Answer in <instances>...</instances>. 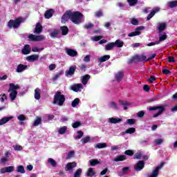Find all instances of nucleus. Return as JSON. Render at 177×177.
Instances as JSON below:
<instances>
[{
    "label": "nucleus",
    "instance_id": "nucleus-5",
    "mask_svg": "<svg viewBox=\"0 0 177 177\" xmlns=\"http://www.w3.org/2000/svg\"><path fill=\"white\" fill-rule=\"evenodd\" d=\"M164 167V162H161L160 166L156 167L154 170H153L152 173L149 176V177H157L158 176V174H160V170Z\"/></svg>",
    "mask_w": 177,
    "mask_h": 177
},
{
    "label": "nucleus",
    "instance_id": "nucleus-16",
    "mask_svg": "<svg viewBox=\"0 0 177 177\" xmlns=\"http://www.w3.org/2000/svg\"><path fill=\"white\" fill-rule=\"evenodd\" d=\"M115 78L116 81H118V82H120V81H122V78H124V71H120L118 73H116Z\"/></svg>",
    "mask_w": 177,
    "mask_h": 177
},
{
    "label": "nucleus",
    "instance_id": "nucleus-64",
    "mask_svg": "<svg viewBox=\"0 0 177 177\" xmlns=\"http://www.w3.org/2000/svg\"><path fill=\"white\" fill-rule=\"evenodd\" d=\"M17 118L19 121H26V115L24 114L19 115Z\"/></svg>",
    "mask_w": 177,
    "mask_h": 177
},
{
    "label": "nucleus",
    "instance_id": "nucleus-26",
    "mask_svg": "<svg viewBox=\"0 0 177 177\" xmlns=\"http://www.w3.org/2000/svg\"><path fill=\"white\" fill-rule=\"evenodd\" d=\"M157 12H160V8H157L156 10H153L147 17V20L149 21L151 18H153V17L154 16V15H156V13H157Z\"/></svg>",
    "mask_w": 177,
    "mask_h": 177
},
{
    "label": "nucleus",
    "instance_id": "nucleus-32",
    "mask_svg": "<svg viewBox=\"0 0 177 177\" xmlns=\"http://www.w3.org/2000/svg\"><path fill=\"white\" fill-rule=\"evenodd\" d=\"M48 164H50L51 166H53L54 168H56L57 167V162H56V160L53 158H48Z\"/></svg>",
    "mask_w": 177,
    "mask_h": 177
},
{
    "label": "nucleus",
    "instance_id": "nucleus-34",
    "mask_svg": "<svg viewBox=\"0 0 177 177\" xmlns=\"http://www.w3.org/2000/svg\"><path fill=\"white\" fill-rule=\"evenodd\" d=\"M40 124H42V119L41 118L38 117L34 121L33 127H38V125H40Z\"/></svg>",
    "mask_w": 177,
    "mask_h": 177
},
{
    "label": "nucleus",
    "instance_id": "nucleus-63",
    "mask_svg": "<svg viewBox=\"0 0 177 177\" xmlns=\"http://www.w3.org/2000/svg\"><path fill=\"white\" fill-rule=\"evenodd\" d=\"M156 77L153 75H151L150 78L147 79L148 82H150V84H153L154 81H156Z\"/></svg>",
    "mask_w": 177,
    "mask_h": 177
},
{
    "label": "nucleus",
    "instance_id": "nucleus-52",
    "mask_svg": "<svg viewBox=\"0 0 177 177\" xmlns=\"http://www.w3.org/2000/svg\"><path fill=\"white\" fill-rule=\"evenodd\" d=\"M93 24L92 23H89V24H85L83 28L85 29V30H91V28H93Z\"/></svg>",
    "mask_w": 177,
    "mask_h": 177
},
{
    "label": "nucleus",
    "instance_id": "nucleus-4",
    "mask_svg": "<svg viewBox=\"0 0 177 177\" xmlns=\"http://www.w3.org/2000/svg\"><path fill=\"white\" fill-rule=\"evenodd\" d=\"M147 57L143 55H136L130 60L129 63H140L142 62H146Z\"/></svg>",
    "mask_w": 177,
    "mask_h": 177
},
{
    "label": "nucleus",
    "instance_id": "nucleus-60",
    "mask_svg": "<svg viewBox=\"0 0 177 177\" xmlns=\"http://www.w3.org/2000/svg\"><path fill=\"white\" fill-rule=\"evenodd\" d=\"M136 123V120L135 119H128L127 120V124H129V125H133Z\"/></svg>",
    "mask_w": 177,
    "mask_h": 177
},
{
    "label": "nucleus",
    "instance_id": "nucleus-55",
    "mask_svg": "<svg viewBox=\"0 0 177 177\" xmlns=\"http://www.w3.org/2000/svg\"><path fill=\"white\" fill-rule=\"evenodd\" d=\"M81 174H82V169H78L75 172V174H74L73 177H81Z\"/></svg>",
    "mask_w": 177,
    "mask_h": 177
},
{
    "label": "nucleus",
    "instance_id": "nucleus-53",
    "mask_svg": "<svg viewBox=\"0 0 177 177\" xmlns=\"http://www.w3.org/2000/svg\"><path fill=\"white\" fill-rule=\"evenodd\" d=\"M6 169L8 174H10V172H13L15 171V167L13 166L6 167Z\"/></svg>",
    "mask_w": 177,
    "mask_h": 177
},
{
    "label": "nucleus",
    "instance_id": "nucleus-30",
    "mask_svg": "<svg viewBox=\"0 0 177 177\" xmlns=\"http://www.w3.org/2000/svg\"><path fill=\"white\" fill-rule=\"evenodd\" d=\"M60 30L62 31V35H67L68 34V28L66 26H61Z\"/></svg>",
    "mask_w": 177,
    "mask_h": 177
},
{
    "label": "nucleus",
    "instance_id": "nucleus-42",
    "mask_svg": "<svg viewBox=\"0 0 177 177\" xmlns=\"http://www.w3.org/2000/svg\"><path fill=\"white\" fill-rule=\"evenodd\" d=\"M80 104V98H75L71 103L72 107H77Z\"/></svg>",
    "mask_w": 177,
    "mask_h": 177
},
{
    "label": "nucleus",
    "instance_id": "nucleus-15",
    "mask_svg": "<svg viewBox=\"0 0 177 177\" xmlns=\"http://www.w3.org/2000/svg\"><path fill=\"white\" fill-rule=\"evenodd\" d=\"M53 13H55L54 9H50L46 11L44 13V17L45 19H50L52 16H53Z\"/></svg>",
    "mask_w": 177,
    "mask_h": 177
},
{
    "label": "nucleus",
    "instance_id": "nucleus-21",
    "mask_svg": "<svg viewBox=\"0 0 177 177\" xmlns=\"http://www.w3.org/2000/svg\"><path fill=\"white\" fill-rule=\"evenodd\" d=\"M39 59V56L38 55H32L26 57V60L28 62H35Z\"/></svg>",
    "mask_w": 177,
    "mask_h": 177
},
{
    "label": "nucleus",
    "instance_id": "nucleus-39",
    "mask_svg": "<svg viewBox=\"0 0 177 177\" xmlns=\"http://www.w3.org/2000/svg\"><path fill=\"white\" fill-rule=\"evenodd\" d=\"M66 131H67V127L64 126L59 129L58 133H59V135H64V133H66Z\"/></svg>",
    "mask_w": 177,
    "mask_h": 177
},
{
    "label": "nucleus",
    "instance_id": "nucleus-7",
    "mask_svg": "<svg viewBox=\"0 0 177 177\" xmlns=\"http://www.w3.org/2000/svg\"><path fill=\"white\" fill-rule=\"evenodd\" d=\"M145 30V26H139L136 28L134 32H131L128 35V37H136L138 35H140L141 32L140 30Z\"/></svg>",
    "mask_w": 177,
    "mask_h": 177
},
{
    "label": "nucleus",
    "instance_id": "nucleus-13",
    "mask_svg": "<svg viewBox=\"0 0 177 177\" xmlns=\"http://www.w3.org/2000/svg\"><path fill=\"white\" fill-rule=\"evenodd\" d=\"M71 88L72 91H73V92H78L80 89H84V86L82 84H76L72 86Z\"/></svg>",
    "mask_w": 177,
    "mask_h": 177
},
{
    "label": "nucleus",
    "instance_id": "nucleus-27",
    "mask_svg": "<svg viewBox=\"0 0 177 177\" xmlns=\"http://www.w3.org/2000/svg\"><path fill=\"white\" fill-rule=\"evenodd\" d=\"M113 44L116 48H122V46H124V42L120 39L115 40Z\"/></svg>",
    "mask_w": 177,
    "mask_h": 177
},
{
    "label": "nucleus",
    "instance_id": "nucleus-22",
    "mask_svg": "<svg viewBox=\"0 0 177 177\" xmlns=\"http://www.w3.org/2000/svg\"><path fill=\"white\" fill-rule=\"evenodd\" d=\"M13 117L9 116V117H4L0 120V126L3 125L4 124H6V122H8V121H10V120H12Z\"/></svg>",
    "mask_w": 177,
    "mask_h": 177
},
{
    "label": "nucleus",
    "instance_id": "nucleus-45",
    "mask_svg": "<svg viewBox=\"0 0 177 177\" xmlns=\"http://www.w3.org/2000/svg\"><path fill=\"white\" fill-rule=\"evenodd\" d=\"M95 171H93V169L92 167L88 168L87 171V176H94L95 175Z\"/></svg>",
    "mask_w": 177,
    "mask_h": 177
},
{
    "label": "nucleus",
    "instance_id": "nucleus-1",
    "mask_svg": "<svg viewBox=\"0 0 177 177\" xmlns=\"http://www.w3.org/2000/svg\"><path fill=\"white\" fill-rule=\"evenodd\" d=\"M71 21L73 24H81L85 21V17L80 11L71 12Z\"/></svg>",
    "mask_w": 177,
    "mask_h": 177
},
{
    "label": "nucleus",
    "instance_id": "nucleus-11",
    "mask_svg": "<svg viewBox=\"0 0 177 177\" xmlns=\"http://www.w3.org/2000/svg\"><path fill=\"white\" fill-rule=\"evenodd\" d=\"M28 38L30 39V41H42V39H44V36H36L34 35H30L28 36Z\"/></svg>",
    "mask_w": 177,
    "mask_h": 177
},
{
    "label": "nucleus",
    "instance_id": "nucleus-50",
    "mask_svg": "<svg viewBox=\"0 0 177 177\" xmlns=\"http://www.w3.org/2000/svg\"><path fill=\"white\" fill-rule=\"evenodd\" d=\"M168 38V36L167 35V33H164L163 35H161L159 37V42H162L163 41H165Z\"/></svg>",
    "mask_w": 177,
    "mask_h": 177
},
{
    "label": "nucleus",
    "instance_id": "nucleus-41",
    "mask_svg": "<svg viewBox=\"0 0 177 177\" xmlns=\"http://www.w3.org/2000/svg\"><path fill=\"white\" fill-rule=\"evenodd\" d=\"M164 111H165V107L162 108L161 109H159V111L153 115V118H157V117H158L159 115H161V114H162Z\"/></svg>",
    "mask_w": 177,
    "mask_h": 177
},
{
    "label": "nucleus",
    "instance_id": "nucleus-23",
    "mask_svg": "<svg viewBox=\"0 0 177 177\" xmlns=\"http://www.w3.org/2000/svg\"><path fill=\"white\" fill-rule=\"evenodd\" d=\"M35 34H40V32H42V25H41V23L38 22L36 24V28L35 29Z\"/></svg>",
    "mask_w": 177,
    "mask_h": 177
},
{
    "label": "nucleus",
    "instance_id": "nucleus-59",
    "mask_svg": "<svg viewBox=\"0 0 177 177\" xmlns=\"http://www.w3.org/2000/svg\"><path fill=\"white\" fill-rule=\"evenodd\" d=\"M75 154V152L74 151H70L67 155L66 158L68 160L73 157H74V155Z\"/></svg>",
    "mask_w": 177,
    "mask_h": 177
},
{
    "label": "nucleus",
    "instance_id": "nucleus-17",
    "mask_svg": "<svg viewBox=\"0 0 177 177\" xmlns=\"http://www.w3.org/2000/svg\"><path fill=\"white\" fill-rule=\"evenodd\" d=\"M77 167V162H68L65 167L66 171H71L73 168H75Z\"/></svg>",
    "mask_w": 177,
    "mask_h": 177
},
{
    "label": "nucleus",
    "instance_id": "nucleus-51",
    "mask_svg": "<svg viewBox=\"0 0 177 177\" xmlns=\"http://www.w3.org/2000/svg\"><path fill=\"white\" fill-rule=\"evenodd\" d=\"M77 133L78 134V136L75 137V140H77V139H81V138L84 136V132H82V131H77Z\"/></svg>",
    "mask_w": 177,
    "mask_h": 177
},
{
    "label": "nucleus",
    "instance_id": "nucleus-9",
    "mask_svg": "<svg viewBox=\"0 0 177 177\" xmlns=\"http://www.w3.org/2000/svg\"><path fill=\"white\" fill-rule=\"evenodd\" d=\"M66 53L68 55V56H71V57H75V56H78V52L71 48H66Z\"/></svg>",
    "mask_w": 177,
    "mask_h": 177
},
{
    "label": "nucleus",
    "instance_id": "nucleus-18",
    "mask_svg": "<svg viewBox=\"0 0 177 177\" xmlns=\"http://www.w3.org/2000/svg\"><path fill=\"white\" fill-rule=\"evenodd\" d=\"M89 80H91V75H83L81 78L82 84H83V85H86V84H88V81H89Z\"/></svg>",
    "mask_w": 177,
    "mask_h": 177
},
{
    "label": "nucleus",
    "instance_id": "nucleus-38",
    "mask_svg": "<svg viewBox=\"0 0 177 177\" xmlns=\"http://www.w3.org/2000/svg\"><path fill=\"white\" fill-rule=\"evenodd\" d=\"M136 132V129H135V127H130L124 131V133H129L130 135H132V133H135Z\"/></svg>",
    "mask_w": 177,
    "mask_h": 177
},
{
    "label": "nucleus",
    "instance_id": "nucleus-47",
    "mask_svg": "<svg viewBox=\"0 0 177 177\" xmlns=\"http://www.w3.org/2000/svg\"><path fill=\"white\" fill-rule=\"evenodd\" d=\"M57 35H59V30H55L50 33L51 38H57Z\"/></svg>",
    "mask_w": 177,
    "mask_h": 177
},
{
    "label": "nucleus",
    "instance_id": "nucleus-2",
    "mask_svg": "<svg viewBox=\"0 0 177 177\" xmlns=\"http://www.w3.org/2000/svg\"><path fill=\"white\" fill-rule=\"evenodd\" d=\"M64 102H66V97L64 95L62 94L60 91H57L54 95L53 103L54 104H57V103L58 106H63L64 104Z\"/></svg>",
    "mask_w": 177,
    "mask_h": 177
},
{
    "label": "nucleus",
    "instance_id": "nucleus-33",
    "mask_svg": "<svg viewBox=\"0 0 177 177\" xmlns=\"http://www.w3.org/2000/svg\"><path fill=\"white\" fill-rule=\"evenodd\" d=\"M114 47H115L114 42L108 43L105 46V50H111V49H113Z\"/></svg>",
    "mask_w": 177,
    "mask_h": 177
},
{
    "label": "nucleus",
    "instance_id": "nucleus-3",
    "mask_svg": "<svg viewBox=\"0 0 177 177\" xmlns=\"http://www.w3.org/2000/svg\"><path fill=\"white\" fill-rule=\"evenodd\" d=\"M23 20L21 18H17L15 20L11 19L8 22V28H19L20 27V24H21Z\"/></svg>",
    "mask_w": 177,
    "mask_h": 177
},
{
    "label": "nucleus",
    "instance_id": "nucleus-61",
    "mask_svg": "<svg viewBox=\"0 0 177 177\" xmlns=\"http://www.w3.org/2000/svg\"><path fill=\"white\" fill-rule=\"evenodd\" d=\"M124 154H126V156H133V151L129 150V149L126 150V151H124Z\"/></svg>",
    "mask_w": 177,
    "mask_h": 177
},
{
    "label": "nucleus",
    "instance_id": "nucleus-35",
    "mask_svg": "<svg viewBox=\"0 0 177 177\" xmlns=\"http://www.w3.org/2000/svg\"><path fill=\"white\" fill-rule=\"evenodd\" d=\"M164 107H165L163 105H160V106H150L149 108V111H153L156 110H161V109H164Z\"/></svg>",
    "mask_w": 177,
    "mask_h": 177
},
{
    "label": "nucleus",
    "instance_id": "nucleus-57",
    "mask_svg": "<svg viewBox=\"0 0 177 177\" xmlns=\"http://www.w3.org/2000/svg\"><path fill=\"white\" fill-rule=\"evenodd\" d=\"M129 6H135L138 3V0H127Z\"/></svg>",
    "mask_w": 177,
    "mask_h": 177
},
{
    "label": "nucleus",
    "instance_id": "nucleus-46",
    "mask_svg": "<svg viewBox=\"0 0 177 177\" xmlns=\"http://www.w3.org/2000/svg\"><path fill=\"white\" fill-rule=\"evenodd\" d=\"M91 141V137L90 136H86L85 138H82L81 140L82 143L83 145H85Z\"/></svg>",
    "mask_w": 177,
    "mask_h": 177
},
{
    "label": "nucleus",
    "instance_id": "nucleus-19",
    "mask_svg": "<svg viewBox=\"0 0 177 177\" xmlns=\"http://www.w3.org/2000/svg\"><path fill=\"white\" fill-rule=\"evenodd\" d=\"M109 121L111 124H119V122H122V119L120 118H110Z\"/></svg>",
    "mask_w": 177,
    "mask_h": 177
},
{
    "label": "nucleus",
    "instance_id": "nucleus-54",
    "mask_svg": "<svg viewBox=\"0 0 177 177\" xmlns=\"http://www.w3.org/2000/svg\"><path fill=\"white\" fill-rule=\"evenodd\" d=\"M5 100H8V96H6V94H5V93L1 94L0 95V101L1 102V103H3V102H5Z\"/></svg>",
    "mask_w": 177,
    "mask_h": 177
},
{
    "label": "nucleus",
    "instance_id": "nucleus-49",
    "mask_svg": "<svg viewBox=\"0 0 177 177\" xmlns=\"http://www.w3.org/2000/svg\"><path fill=\"white\" fill-rule=\"evenodd\" d=\"M109 105L112 109H114L115 110H118V106H117L115 102H109Z\"/></svg>",
    "mask_w": 177,
    "mask_h": 177
},
{
    "label": "nucleus",
    "instance_id": "nucleus-6",
    "mask_svg": "<svg viewBox=\"0 0 177 177\" xmlns=\"http://www.w3.org/2000/svg\"><path fill=\"white\" fill-rule=\"evenodd\" d=\"M71 20V11L68 10L66 11L62 17L61 21L62 23H67L68 19Z\"/></svg>",
    "mask_w": 177,
    "mask_h": 177
},
{
    "label": "nucleus",
    "instance_id": "nucleus-58",
    "mask_svg": "<svg viewBox=\"0 0 177 177\" xmlns=\"http://www.w3.org/2000/svg\"><path fill=\"white\" fill-rule=\"evenodd\" d=\"M95 17H103V11L102 10H100L95 12Z\"/></svg>",
    "mask_w": 177,
    "mask_h": 177
},
{
    "label": "nucleus",
    "instance_id": "nucleus-25",
    "mask_svg": "<svg viewBox=\"0 0 177 177\" xmlns=\"http://www.w3.org/2000/svg\"><path fill=\"white\" fill-rule=\"evenodd\" d=\"M35 99H36V100H39L41 99V90L39 88H37L35 90Z\"/></svg>",
    "mask_w": 177,
    "mask_h": 177
},
{
    "label": "nucleus",
    "instance_id": "nucleus-62",
    "mask_svg": "<svg viewBox=\"0 0 177 177\" xmlns=\"http://www.w3.org/2000/svg\"><path fill=\"white\" fill-rule=\"evenodd\" d=\"M62 76V73H58L56 75H55L53 77V81H56V80H58L59 77Z\"/></svg>",
    "mask_w": 177,
    "mask_h": 177
},
{
    "label": "nucleus",
    "instance_id": "nucleus-31",
    "mask_svg": "<svg viewBox=\"0 0 177 177\" xmlns=\"http://www.w3.org/2000/svg\"><path fill=\"white\" fill-rule=\"evenodd\" d=\"M16 97H17V91H11L10 93V99L11 102H13V100H15Z\"/></svg>",
    "mask_w": 177,
    "mask_h": 177
},
{
    "label": "nucleus",
    "instance_id": "nucleus-40",
    "mask_svg": "<svg viewBox=\"0 0 177 177\" xmlns=\"http://www.w3.org/2000/svg\"><path fill=\"white\" fill-rule=\"evenodd\" d=\"M17 172H19L20 174H26V170H24V166L23 165L17 166Z\"/></svg>",
    "mask_w": 177,
    "mask_h": 177
},
{
    "label": "nucleus",
    "instance_id": "nucleus-36",
    "mask_svg": "<svg viewBox=\"0 0 177 177\" xmlns=\"http://www.w3.org/2000/svg\"><path fill=\"white\" fill-rule=\"evenodd\" d=\"M167 6H168L169 8H171V9L174 8H176L177 1H169L167 3Z\"/></svg>",
    "mask_w": 177,
    "mask_h": 177
},
{
    "label": "nucleus",
    "instance_id": "nucleus-20",
    "mask_svg": "<svg viewBox=\"0 0 177 177\" xmlns=\"http://www.w3.org/2000/svg\"><path fill=\"white\" fill-rule=\"evenodd\" d=\"M27 70V66L20 64L17 67V73H23V71Z\"/></svg>",
    "mask_w": 177,
    "mask_h": 177
},
{
    "label": "nucleus",
    "instance_id": "nucleus-12",
    "mask_svg": "<svg viewBox=\"0 0 177 177\" xmlns=\"http://www.w3.org/2000/svg\"><path fill=\"white\" fill-rule=\"evenodd\" d=\"M31 52V48H30L29 44H26L21 50V53L23 55H30Z\"/></svg>",
    "mask_w": 177,
    "mask_h": 177
},
{
    "label": "nucleus",
    "instance_id": "nucleus-14",
    "mask_svg": "<svg viewBox=\"0 0 177 177\" xmlns=\"http://www.w3.org/2000/svg\"><path fill=\"white\" fill-rule=\"evenodd\" d=\"M17 89H20V86H19V84L15 85L13 83L10 84L8 92H17Z\"/></svg>",
    "mask_w": 177,
    "mask_h": 177
},
{
    "label": "nucleus",
    "instance_id": "nucleus-48",
    "mask_svg": "<svg viewBox=\"0 0 177 177\" xmlns=\"http://www.w3.org/2000/svg\"><path fill=\"white\" fill-rule=\"evenodd\" d=\"M81 125H82V124L81 123V122L80 121H76L74 123H73L72 127L73 128H74L75 129H76L77 128H79V127H81Z\"/></svg>",
    "mask_w": 177,
    "mask_h": 177
},
{
    "label": "nucleus",
    "instance_id": "nucleus-56",
    "mask_svg": "<svg viewBox=\"0 0 177 177\" xmlns=\"http://www.w3.org/2000/svg\"><path fill=\"white\" fill-rule=\"evenodd\" d=\"M131 24L133 26H139V20H138L137 19H135V18H132L131 19Z\"/></svg>",
    "mask_w": 177,
    "mask_h": 177
},
{
    "label": "nucleus",
    "instance_id": "nucleus-28",
    "mask_svg": "<svg viewBox=\"0 0 177 177\" xmlns=\"http://www.w3.org/2000/svg\"><path fill=\"white\" fill-rule=\"evenodd\" d=\"M165 28H167V24L165 23H161L158 26V30L159 32H162V31H164Z\"/></svg>",
    "mask_w": 177,
    "mask_h": 177
},
{
    "label": "nucleus",
    "instance_id": "nucleus-37",
    "mask_svg": "<svg viewBox=\"0 0 177 177\" xmlns=\"http://www.w3.org/2000/svg\"><path fill=\"white\" fill-rule=\"evenodd\" d=\"M90 165L91 167H95V165H98V164H100V162L97 159H91L89 160Z\"/></svg>",
    "mask_w": 177,
    "mask_h": 177
},
{
    "label": "nucleus",
    "instance_id": "nucleus-8",
    "mask_svg": "<svg viewBox=\"0 0 177 177\" xmlns=\"http://www.w3.org/2000/svg\"><path fill=\"white\" fill-rule=\"evenodd\" d=\"M143 168H145V160H139L136 165H134V169L137 172H139V171H142Z\"/></svg>",
    "mask_w": 177,
    "mask_h": 177
},
{
    "label": "nucleus",
    "instance_id": "nucleus-24",
    "mask_svg": "<svg viewBox=\"0 0 177 177\" xmlns=\"http://www.w3.org/2000/svg\"><path fill=\"white\" fill-rule=\"evenodd\" d=\"M127 160V156L125 155H120L116 156L114 159L113 161H115L116 162H118L120 161H125Z\"/></svg>",
    "mask_w": 177,
    "mask_h": 177
},
{
    "label": "nucleus",
    "instance_id": "nucleus-10",
    "mask_svg": "<svg viewBox=\"0 0 177 177\" xmlns=\"http://www.w3.org/2000/svg\"><path fill=\"white\" fill-rule=\"evenodd\" d=\"M75 70H77L76 66H71L69 67V69L68 71H66L65 75L66 77H68V75H74L75 73Z\"/></svg>",
    "mask_w": 177,
    "mask_h": 177
},
{
    "label": "nucleus",
    "instance_id": "nucleus-29",
    "mask_svg": "<svg viewBox=\"0 0 177 177\" xmlns=\"http://www.w3.org/2000/svg\"><path fill=\"white\" fill-rule=\"evenodd\" d=\"M109 59H110V55H104V56L100 57L98 59V61L100 63H104V62H107V60H109Z\"/></svg>",
    "mask_w": 177,
    "mask_h": 177
},
{
    "label": "nucleus",
    "instance_id": "nucleus-43",
    "mask_svg": "<svg viewBox=\"0 0 177 177\" xmlns=\"http://www.w3.org/2000/svg\"><path fill=\"white\" fill-rule=\"evenodd\" d=\"M95 147H97V149H104V147H107V144L105 142L98 143L95 146Z\"/></svg>",
    "mask_w": 177,
    "mask_h": 177
},
{
    "label": "nucleus",
    "instance_id": "nucleus-44",
    "mask_svg": "<svg viewBox=\"0 0 177 177\" xmlns=\"http://www.w3.org/2000/svg\"><path fill=\"white\" fill-rule=\"evenodd\" d=\"M120 104H122V106H124V110H128V104H129V102H124L122 100H119Z\"/></svg>",
    "mask_w": 177,
    "mask_h": 177
}]
</instances>
